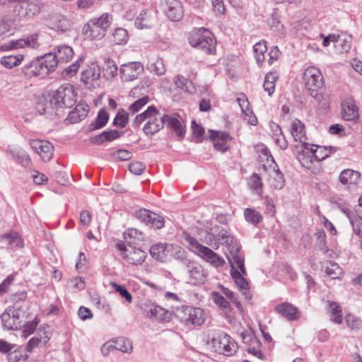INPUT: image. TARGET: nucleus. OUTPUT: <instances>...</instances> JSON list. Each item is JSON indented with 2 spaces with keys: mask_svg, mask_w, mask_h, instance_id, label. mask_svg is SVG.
I'll return each mask as SVG.
<instances>
[{
  "mask_svg": "<svg viewBox=\"0 0 362 362\" xmlns=\"http://www.w3.org/2000/svg\"><path fill=\"white\" fill-rule=\"evenodd\" d=\"M238 103L244 115V119L252 125H256L257 119L249 107V102L247 99L238 98Z\"/></svg>",
  "mask_w": 362,
  "mask_h": 362,
  "instance_id": "obj_31",
  "label": "nucleus"
},
{
  "mask_svg": "<svg viewBox=\"0 0 362 362\" xmlns=\"http://www.w3.org/2000/svg\"><path fill=\"white\" fill-rule=\"evenodd\" d=\"M164 124L166 123L168 128L173 130L179 138H182L185 134V127L176 117L168 115H164Z\"/></svg>",
  "mask_w": 362,
  "mask_h": 362,
  "instance_id": "obj_28",
  "label": "nucleus"
},
{
  "mask_svg": "<svg viewBox=\"0 0 362 362\" xmlns=\"http://www.w3.org/2000/svg\"><path fill=\"white\" fill-rule=\"evenodd\" d=\"M109 115L105 110H100L93 123L89 125V130L93 131L103 127L107 122Z\"/></svg>",
  "mask_w": 362,
  "mask_h": 362,
  "instance_id": "obj_45",
  "label": "nucleus"
},
{
  "mask_svg": "<svg viewBox=\"0 0 362 362\" xmlns=\"http://www.w3.org/2000/svg\"><path fill=\"white\" fill-rule=\"evenodd\" d=\"M23 72L28 77H44L47 75V71L43 66V62H41L40 57L25 64L23 66Z\"/></svg>",
  "mask_w": 362,
  "mask_h": 362,
  "instance_id": "obj_19",
  "label": "nucleus"
},
{
  "mask_svg": "<svg viewBox=\"0 0 362 362\" xmlns=\"http://www.w3.org/2000/svg\"><path fill=\"white\" fill-rule=\"evenodd\" d=\"M83 34L90 40H100L105 35L99 27L95 25L94 22L89 21L83 27Z\"/></svg>",
  "mask_w": 362,
  "mask_h": 362,
  "instance_id": "obj_29",
  "label": "nucleus"
},
{
  "mask_svg": "<svg viewBox=\"0 0 362 362\" xmlns=\"http://www.w3.org/2000/svg\"><path fill=\"white\" fill-rule=\"evenodd\" d=\"M7 357L9 362H25L28 356L23 350L14 349L8 354Z\"/></svg>",
  "mask_w": 362,
  "mask_h": 362,
  "instance_id": "obj_54",
  "label": "nucleus"
},
{
  "mask_svg": "<svg viewBox=\"0 0 362 362\" xmlns=\"http://www.w3.org/2000/svg\"><path fill=\"white\" fill-rule=\"evenodd\" d=\"M213 296L214 302L216 305H219L225 313H228L230 310V304L223 296L218 293H214Z\"/></svg>",
  "mask_w": 362,
  "mask_h": 362,
  "instance_id": "obj_62",
  "label": "nucleus"
},
{
  "mask_svg": "<svg viewBox=\"0 0 362 362\" xmlns=\"http://www.w3.org/2000/svg\"><path fill=\"white\" fill-rule=\"evenodd\" d=\"M23 59V56L21 54L5 56L1 59V64L6 68L11 69L18 66Z\"/></svg>",
  "mask_w": 362,
  "mask_h": 362,
  "instance_id": "obj_51",
  "label": "nucleus"
},
{
  "mask_svg": "<svg viewBox=\"0 0 362 362\" xmlns=\"http://www.w3.org/2000/svg\"><path fill=\"white\" fill-rule=\"evenodd\" d=\"M29 144L44 161L48 162L52 158L54 146L48 141L33 139L30 140Z\"/></svg>",
  "mask_w": 362,
  "mask_h": 362,
  "instance_id": "obj_12",
  "label": "nucleus"
},
{
  "mask_svg": "<svg viewBox=\"0 0 362 362\" xmlns=\"http://www.w3.org/2000/svg\"><path fill=\"white\" fill-rule=\"evenodd\" d=\"M16 12L19 17L30 20L37 16L40 13V9L37 5L30 4L25 6H20Z\"/></svg>",
  "mask_w": 362,
  "mask_h": 362,
  "instance_id": "obj_27",
  "label": "nucleus"
},
{
  "mask_svg": "<svg viewBox=\"0 0 362 362\" xmlns=\"http://www.w3.org/2000/svg\"><path fill=\"white\" fill-rule=\"evenodd\" d=\"M120 255L127 263L132 265L141 264L146 258V252L132 245L119 242L116 245Z\"/></svg>",
  "mask_w": 362,
  "mask_h": 362,
  "instance_id": "obj_8",
  "label": "nucleus"
},
{
  "mask_svg": "<svg viewBox=\"0 0 362 362\" xmlns=\"http://www.w3.org/2000/svg\"><path fill=\"white\" fill-rule=\"evenodd\" d=\"M81 81L88 88H95L100 86V67L92 64L81 73Z\"/></svg>",
  "mask_w": 362,
  "mask_h": 362,
  "instance_id": "obj_11",
  "label": "nucleus"
},
{
  "mask_svg": "<svg viewBox=\"0 0 362 362\" xmlns=\"http://www.w3.org/2000/svg\"><path fill=\"white\" fill-rule=\"evenodd\" d=\"M112 21V16L108 13H105L99 18L90 19L89 22H94L95 25L99 27L101 31L105 33L110 28Z\"/></svg>",
  "mask_w": 362,
  "mask_h": 362,
  "instance_id": "obj_39",
  "label": "nucleus"
},
{
  "mask_svg": "<svg viewBox=\"0 0 362 362\" xmlns=\"http://www.w3.org/2000/svg\"><path fill=\"white\" fill-rule=\"evenodd\" d=\"M269 183L271 187L275 189H281L284 186V175L279 171V169H273L269 171Z\"/></svg>",
  "mask_w": 362,
  "mask_h": 362,
  "instance_id": "obj_30",
  "label": "nucleus"
},
{
  "mask_svg": "<svg viewBox=\"0 0 362 362\" xmlns=\"http://www.w3.org/2000/svg\"><path fill=\"white\" fill-rule=\"evenodd\" d=\"M221 240H222L221 244H226L230 254V256H228V258L231 268L239 269L244 273V257L240 252V245L238 244L235 238L230 235L228 231L222 230Z\"/></svg>",
  "mask_w": 362,
  "mask_h": 362,
  "instance_id": "obj_5",
  "label": "nucleus"
},
{
  "mask_svg": "<svg viewBox=\"0 0 362 362\" xmlns=\"http://www.w3.org/2000/svg\"><path fill=\"white\" fill-rule=\"evenodd\" d=\"M303 79L311 97L321 104L322 107L327 108L329 104V95L325 92V82L321 71L315 66H309L304 71Z\"/></svg>",
  "mask_w": 362,
  "mask_h": 362,
  "instance_id": "obj_1",
  "label": "nucleus"
},
{
  "mask_svg": "<svg viewBox=\"0 0 362 362\" xmlns=\"http://www.w3.org/2000/svg\"><path fill=\"white\" fill-rule=\"evenodd\" d=\"M189 43L207 54H216V42L212 33L207 29L201 28L192 30L188 35Z\"/></svg>",
  "mask_w": 362,
  "mask_h": 362,
  "instance_id": "obj_4",
  "label": "nucleus"
},
{
  "mask_svg": "<svg viewBox=\"0 0 362 362\" xmlns=\"http://www.w3.org/2000/svg\"><path fill=\"white\" fill-rule=\"evenodd\" d=\"M208 344L218 354L231 356L238 350V343L228 334L221 332L214 337Z\"/></svg>",
  "mask_w": 362,
  "mask_h": 362,
  "instance_id": "obj_6",
  "label": "nucleus"
},
{
  "mask_svg": "<svg viewBox=\"0 0 362 362\" xmlns=\"http://www.w3.org/2000/svg\"><path fill=\"white\" fill-rule=\"evenodd\" d=\"M89 111V107L87 104L79 103L75 107V108L69 113L66 121L71 124L78 123L87 116Z\"/></svg>",
  "mask_w": 362,
  "mask_h": 362,
  "instance_id": "obj_21",
  "label": "nucleus"
},
{
  "mask_svg": "<svg viewBox=\"0 0 362 362\" xmlns=\"http://www.w3.org/2000/svg\"><path fill=\"white\" fill-rule=\"evenodd\" d=\"M113 42L116 45L125 44L128 40V33L127 30L122 28H118L115 30L112 35Z\"/></svg>",
  "mask_w": 362,
  "mask_h": 362,
  "instance_id": "obj_53",
  "label": "nucleus"
},
{
  "mask_svg": "<svg viewBox=\"0 0 362 362\" xmlns=\"http://www.w3.org/2000/svg\"><path fill=\"white\" fill-rule=\"evenodd\" d=\"M291 134L296 141H299L301 144L306 143L305 140L307 138L305 136V126L299 119L293 121Z\"/></svg>",
  "mask_w": 362,
  "mask_h": 362,
  "instance_id": "obj_25",
  "label": "nucleus"
},
{
  "mask_svg": "<svg viewBox=\"0 0 362 362\" xmlns=\"http://www.w3.org/2000/svg\"><path fill=\"white\" fill-rule=\"evenodd\" d=\"M43 339V344L45 345L49 340V338L47 336H45L43 338L42 337H34L31 338L26 346V350L28 352H31L35 347L38 346L40 343H42Z\"/></svg>",
  "mask_w": 362,
  "mask_h": 362,
  "instance_id": "obj_59",
  "label": "nucleus"
},
{
  "mask_svg": "<svg viewBox=\"0 0 362 362\" xmlns=\"http://www.w3.org/2000/svg\"><path fill=\"white\" fill-rule=\"evenodd\" d=\"M253 50L255 52V58L259 66H261L262 62L264 61V54L267 51V47L265 41H261L256 43L253 46Z\"/></svg>",
  "mask_w": 362,
  "mask_h": 362,
  "instance_id": "obj_44",
  "label": "nucleus"
},
{
  "mask_svg": "<svg viewBox=\"0 0 362 362\" xmlns=\"http://www.w3.org/2000/svg\"><path fill=\"white\" fill-rule=\"evenodd\" d=\"M325 272L329 277L335 279L342 274V269L337 263L330 261L325 267Z\"/></svg>",
  "mask_w": 362,
  "mask_h": 362,
  "instance_id": "obj_52",
  "label": "nucleus"
},
{
  "mask_svg": "<svg viewBox=\"0 0 362 362\" xmlns=\"http://www.w3.org/2000/svg\"><path fill=\"white\" fill-rule=\"evenodd\" d=\"M145 312L148 316L160 321H168L170 317L167 310L154 304L146 305Z\"/></svg>",
  "mask_w": 362,
  "mask_h": 362,
  "instance_id": "obj_24",
  "label": "nucleus"
},
{
  "mask_svg": "<svg viewBox=\"0 0 362 362\" xmlns=\"http://www.w3.org/2000/svg\"><path fill=\"white\" fill-rule=\"evenodd\" d=\"M112 343H113L115 349L123 353L131 354L133 351L132 342L125 337L117 338L115 340L112 341Z\"/></svg>",
  "mask_w": 362,
  "mask_h": 362,
  "instance_id": "obj_36",
  "label": "nucleus"
},
{
  "mask_svg": "<svg viewBox=\"0 0 362 362\" xmlns=\"http://www.w3.org/2000/svg\"><path fill=\"white\" fill-rule=\"evenodd\" d=\"M344 212L346 214L351 224L354 233L356 235L362 237V218L356 216L350 211H344Z\"/></svg>",
  "mask_w": 362,
  "mask_h": 362,
  "instance_id": "obj_41",
  "label": "nucleus"
},
{
  "mask_svg": "<svg viewBox=\"0 0 362 362\" xmlns=\"http://www.w3.org/2000/svg\"><path fill=\"white\" fill-rule=\"evenodd\" d=\"M244 216L247 222L255 226L262 221V214L254 209H245L244 210Z\"/></svg>",
  "mask_w": 362,
  "mask_h": 362,
  "instance_id": "obj_48",
  "label": "nucleus"
},
{
  "mask_svg": "<svg viewBox=\"0 0 362 362\" xmlns=\"http://www.w3.org/2000/svg\"><path fill=\"white\" fill-rule=\"evenodd\" d=\"M40 59L43 62V66L45 71H47V74L54 71L59 64L56 56L52 52L45 54L43 57H40Z\"/></svg>",
  "mask_w": 362,
  "mask_h": 362,
  "instance_id": "obj_40",
  "label": "nucleus"
},
{
  "mask_svg": "<svg viewBox=\"0 0 362 362\" xmlns=\"http://www.w3.org/2000/svg\"><path fill=\"white\" fill-rule=\"evenodd\" d=\"M171 246L164 243H158L151 247L150 254L154 259L165 262L170 255Z\"/></svg>",
  "mask_w": 362,
  "mask_h": 362,
  "instance_id": "obj_23",
  "label": "nucleus"
},
{
  "mask_svg": "<svg viewBox=\"0 0 362 362\" xmlns=\"http://www.w3.org/2000/svg\"><path fill=\"white\" fill-rule=\"evenodd\" d=\"M122 133L117 129L105 131L100 134L95 136L93 138V141L95 144H100L105 141H111L114 139H116L120 137Z\"/></svg>",
  "mask_w": 362,
  "mask_h": 362,
  "instance_id": "obj_37",
  "label": "nucleus"
},
{
  "mask_svg": "<svg viewBox=\"0 0 362 362\" xmlns=\"http://www.w3.org/2000/svg\"><path fill=\"white\" fill-rule=\"evenodd\" d=\"M164 115H161L159 111L158 115L150 117L143 128L145 134L153 135L163 129L164 127Z\"/></svg>",
  "mask_w": 362,
  "mask_h": 362,
  "instance_id": "obj_17",
  "label": "nucleus"
},
{
  "mask_svg": "<svg viewBox=\"0 0 362 362\" xmlns=\"http://www.w3.org/2000/svg\"><path fill=\"white\" fill-rule=\"evenodd\" d=\"M192 129L197 142H201L204 134V129L201 125L197 124L194 120L192 122Z\"/></svg>",
  "mask_w": 362,
  "mask_h": 362,
  "instance_id": "obj_64",
  "label": "nucleus"
},
{
  "mask_svg": "<svg viewBox=\"0 0 362 362\" xmlns=\"http://www.w3.org/2000/svg\"><path fill=\"white\" fill-rule=\"evenodd\" d=\"M1 240L3 243L11 247L21 248L23 247V240L16 232L11 231L7 234L4 235Z\"/></svg>",
  "mask_w": 362,
  "mask_h": 362,
  "instance_id": "obj_34",
  "label": "nucleus"
},
{
  "mask_svg": "<svg viewBox=\"0 0 362 362\" xmlns=\"http://www.w3.org/2000/svg\"><path fill=\"white\" fill-rule=\"evenodd\" d=\"M37 323L38 322L36 320V319L25 323L23 325L22 336L25 338H27L28 336L32 334L35 330Z\"/></svg>",
  "mask_w": 362,
  "mask_h": 362,
  "instance_id": "obj_63",
  "label": "nucleus"
},
{
  "mask_svg": "<svg viewBox=\"0 0 362 362\" xmlns=\"http://www.w3.org/2000/svg\"><path fill=\"white\" fill-rule=\"evenodd\" d=\"M361 173L352 169H345L341 171L339 175V181L348 189H356L359 184Z\"/></svg>",
  "mask_w": 362,
  "mask_h": 362,
  "instance_id": "obj_16",
  "label": "nucleus"
},
{
  "mask_svg": "<svg viewBox=\"0 0 362 362\" xmlns=\"http://www.w3.org/2000/svg\"><path fill=\"white\" fill-rule=\"evenodd\" d=\"M153 22L149 15L148 10H143L137 16L135 25L138 28H149L152 26Z\"/></svg>",
  "mask_w": 362,
  "mask_h": 362,
  "instance_id": "obj_42",
  "label": "nucleus"
},
{
  "mask_svg": "<svg viewBox=\"0 0 362 362\" xmlns=\"http://www.w3.org/2000/svg\"><path fill=\"white\" fill-rule=\"evenodd\" d=\"M185 267L189 274V283L192 285L204 284L206 281V274L199 263L193 260H185Z\"/></svg>",
  "mask_w": 362,
  "mask_h": 362,
  "instance_id": "obj_10",
  "label": "nucleus"
},
{
  "mask_svg": "<svg viewBox=\"0 0 362 362\" xmlns=\"http://www.w3.org/2000/svg\"><path fill=\"white\" fill-rule=\"evenodd\" d=\"M47 25L58 33H65L71 29V22L62 14L54 13L47 18Z\"/></svg>",
  "mask_w": 362,
  "mask_h": 362,
  "instance_id": "obj_14",
  "label": "nucleus"
},
{
  "mask_svg": "<svg viewBox=\"0 0 362 362\" xmlns=\"http://www.w3.org/2000/svg\"><path fill=\"white\" fill-rule=\"evenodd\" d=\"M182 237L187 243L189 249L206 262L215 267H223L225 264L226 262L223 257L208 247L199 243L196 238L192 237L189 233H183Z\"/></svg>",
  "mask_w": 362,
  "mask_h": 362,
  "instance_id": "obj_3",
  "label": "nucleus"
},
{
  "mask_svg": "<svg viewBox=\"0 0 362 362\" xmlns=\"http://www.w3.org/2000/svg\"><path fill=\"white\" fill-rule=\"evenodd\" d=\"M54 54L59 62L65 63L70 61L74 56L73 49L68 45H59L55 47Z\"/></svg>",
  "mask_w": 362,
  "mask_h": 362,
  "instance_id": "obj_26",
  "label": "nucleus"
},
{
  "mask_svg": "<svg viewBox=\"0 0 362 362\" xmlns=\"http://www.w3.org/2000/svg\"><path fill=\"white\" fill-rule=\"evenodd\" d=\"M296 158L300 164L308 168H311L315 160L313 156V148L310 147L308 143L301 144L300 151L296 155Z\"/></svg>",
  "mask_w": 362,
  "mask_h": 362,
  "instance_id": "obj_18",
  "label": "nucleus"
},
{
  "mask_svg": "<svg viewBox=\"0 0 362 362\" xmlns=\"http://www.w3.org/2000/svg\"><path fill=\"white\" fill-rule=\"evenodd\" d=\"M158 114V110L157 108L153 106H149L144 112L142 113L137 115L132 123L134 127H138L139 125L143 123L145 120H148L150 117H152L155 115Z\"/></svg>",
  "mask_w": 362,
  "mask_h": 362,
  "instance_id": "obj_38",
  "label": "nucleus"
},
{
  "mask_svg": "<svg viewBox=\"0 0 362 362\" xmlns=\"http://www.w3.org/2000/svg\"><path fill=\"white\" fill-rule=\"evenodd\" d=\"M124 238L128 244H136L137 241L143 240V233L136 229L130 228L124 233Z\"/></svg>",
  "mask_w": 362,
  "mask_h": 362,
  "instance_id": "obj_50",
  "label": "nucleus"
},
{
  "mask_svg": "<svg viewBox=\"0 0 362 362\" xmlns=\"http://www.w3.org/2000/svg\"><path fill=\"white\" fill-rule=\"evenodd\" d=\"M148 70L157 76H161L165 72V67L163 59L156 57L151 58L147 66Z\"/></svg>",
  "mask_w": 362,
  "mask_h": 362,
  "instance_id": "obj_33",
  "label": "nucleus"
},
{
  "mask_svg": "<svg viewBox=\"0 0 362 362\" xmlns=\"http://www.w3.org/2000/svg\"><path fill=\"white\" fill-rule=\"evenodd\" d=\"M248 185L250 188L253 189L259 195L262 193V182L261 177L256 173H254L250 177Z\"/></svg>",
  "mask_w": 362,
  "mask_h": 362,
  "instance_id": "obj_56",
  "label": "nucleus"
},
{
  "mask_svg": "<svg viewBox=\"0 0 362 362\" xmlns=\"http://www.w3.org/2000/svg\"><path fill=\"white\" fill-rule=\"evenodd\" d=\"M342 118L346 121L354 120L358 117V107L354 103H346L342 105Z\"/></svg>",
  "mask_w": 362,
  "mask_h": 362,
  "instance_id": "obj_32",
  "label": "nucleus"
},
{
  "mask_svg": "<svg viewBox=\"0 0 362 362\" xmlns=\"http://www.w3.org/2000/svg\"><path fill=\"white\" fill-rule=\"evenodd\" d=\"M278 313L286 318L288 320H296L300 317V313L298 308L291 303H284L276 307Z\"/></svg>",
  "mask_w": 362,
  "mask_h": 362,
  "instance_id": "obj_22",
  "label": "nucleus"
},
{
  "mask_svg": "<svg viewBox=\"0 0 362 362\" xmlns=\"http://www.w3.org/2000/svg\"><path fill=\"white\" fill-rule=\"evenodd\" d=\"M50 98L42 114L59 115L57 112L59 108H70L76 102L77 93L69 83L62 85L50 95Z\"/></svg>",
  "mask_w": 362,
  "mask_h": 362,
  "instance_id": "obj_2",
  "label": "nucleus"
},
{
  "mask_svg": "<svg viewBox=\"0 0 362 362\" xmlns=\"http://www.w3.org/2000/svg\"><path fill=\"white\" fill-rule=\"evenodd\" d=\"M278 76L275 72H269L265 76L263 87L269 96H271L274 93L275 82Z\"/></svg>",
  "mask_w": 362,
  "mask_h": 362,
  "instance_id": "obj_49",
  "label": "nucleus"
},
{
  "mask_svg": "<svg viewBox=\"0 0 362 362\" xmlns=\"http://www.w3.org/2000/svg\"><path fill=\"white\" fill-rule=\"evenodd\" d=\"M128 118L129 113L123 109H119L114 119L113 125L124 128L128 123Z\"/></svg>",
  "mask_w": 362,
  "mask_h": 362,
  "instance_id": "obj_55",
  "label": "nucleus"
},
{
  "mask_svg": "<svg viewBox=\"0 0 362 362\" xmlns=\"http://www.w3.org/2000/svg\"><path fill=\"white\" fill-rule=\"evenodd\" d=\"M103 75L107 79L114 78L117 75V66L115 62L110 58L105 59V64L103 67Z\"/></svg>",
  "mask_w": 362,
  "mask_h": 362,
  "instance_id": "obj_46",
  "label": "nucleus"
},
{
  "mask_svg": "<svg viewBox=\"0 0 362 362\" xmlns=\"http://www.w3.org/2000/svg\"><path fill=\"white\" fill-rule=\"evenodd\" d=\"M149 101V98L147 95H145L135 102H134L132 105H129L128 110L129 112L132 115H134L138 112L144 106H145Z\"/></svg>",
  "mask_w": 362,
  "mask_h": 362,
  "instance_id": "obj_57",
  "label": "nucleus"
},
{
  "mask_svg": "<svg viewBox=\"0 0 362 362\" xmlns=\"http://www.w3.org/2000/svg\"><path fill=\"white\" fill-rule=\"evenodd\" d=\"M179 317L186 325L199 326L205 321L204 312L199 308L187 306L182 309Z\"/></svg>",
  "mask_w": 362,
  "mask_h": 362,
  "instance_id": "obj_9",
  "label": "nucleus"
},
{
  "mask_svg": "<svg viewBox=\"0 0 362 362\" xmlns=\"http://www.w3.org/2000/svg\"><path fill=\"white\" fill-rule=\"evenodd\" d=\"M163 9L167 16L173 21H177L182 16V6L179 0H163Z\"/></svg>",
  "mask_w": 362,
  "mask_h": 362,
  "instance_id": "obj_15",
  "label": "nucleus"
},
{
  "mask_svg": "<svg viewBox=\"0 0 362 362\" xmlns=\"http://www.w3.org/2000/svg\"><path fill=\"white\" fill-rule=\"evenodd\" d=\"M142 64L137 62L124 64L121 66L119 74L121 78L125 81H132L137 78L143 72Z\"/></svg>",
  "mask_w": 362,
  "mask_h": 362,
  "instance_id": "obj_13",
  "label": "nucleus"
},
{
  "mask_svg": "<svg viewBox=\"0 0 362 362\" xmlns=\"http://www.w3.org/2000/svg\"><path fill=\"white\" fill-rule=\"evenodd\" d=\"M246 274V271L245 270V272L243 273L240 269H233L231 268V276L235 280V284L237 286L243 289H247L248 288V283L246 281V279L243 277V275Z\"/></svg>",
  "mask_w": 362,
  "mask_h": 362,
  "instance_id": "obj_47",
  "label": "nucleus"
},
{
  "mask_svg": "<svg viewBox=\"0 0 362 362\" xmlns=\"http://www.w3.org/2000/svg\"><path fill=\"white\" fill-rule=\"evenodd\" d=\"M25 317V311L19 305L8 307L1 315L2 326L4 329L16 330L21 329Z\"/></svg>",
  "mask_w": 362,
  "mask_h": 362,
  "instance_id": "obj_7",
  "label": "nucleus"
},
{
  "mask_svg": "<svg viewBox=\"0 0 362 362\" xmlns=\"http://www.w3.org/2000/svg\"><path fill=\"white\" fill-rule=\"evenodd\" d=\"M112 286L115 288V290L119 293V295L124 298L125 300L128 303H131L132 301V297L131 293L127 291L125 286L119 285L115 282L111 283Z\"/></svg>",
  "mask_w": 362,
  "mask_h": 362,
  "instance_id": "obj_61",
  "label": "nucleus"
},
{
  "mask_svg": "<svg viewBox=\"0 0 362 362\" xmlns=\"http://www.w3.org/2000/svg\"><path fill=\"white\" fill-rule=\"evenodd\" d=\"M7 153L10 154L13 159L23 167L30 165L31 159L25 151L20 147L9 146L7 148Z\"/></svg>",
  "mask_w": 362,
  "mask_h": 362,
  "instance_id": "obj_20",
  "label": "nucleus"
},
{
  "mask_svg": "<svg viewBox=\"0 0 362 362\" xmlns=\"http://www.w3.org/2000/svg\"><path fill=\"white\" fill-rule=\"evenodd\" d=\"M328 310L331 315V320L336 324H341L343 320L341 306L336 302L327 301Z\"/></svg>",
  "mask_w": 362,
  "mask_h": 362,
  "instance_id": "obj_35",
  "label": "nucleus"
},
{
  "mask_svg": "<svg viewBox=\"0 0 362 362\" xmlns=\"http://www.w3.org/2000/svg\"><path fill=\"white\" fill-rule=\"evenodd\" d=\"M80 66V61L77 60L74 63H73L71 65L68 66L67 68L64 69L62 73V77L66 78H71L74 76L78 71V68Z\"/></svg>",
  "mask_w": 362,
  "mask_h": 362,
  "instance_id": "obj_60",
  "label": "nucleus"
},
{
  "mask_svg": "<svg viewBox=\"0 0 362 362\" xmlns=\"http://www.w3.org/2000/svg\"><path fill=\"white\" fill-rule=\"evenodd\" d=\"M221 233L222 230L219 232L217 235L211 233L205 232L204 235L201 238V240L205 244L212 247L214 250H217L220 243L222 242L221 240Z\"/></svg>",
  "mask_w": 362,
  "mask_h": 362,
  "instance_id": "obj_43",
  "label": "nucleus"
},
{
  "mask_svg": "<svg viewBox=\"0 0 362 362\" xmlns=\"http://www.w3.org/2000/svg\"><path fill=\"white\" fill-rule=\"evenodd\" d=\"M22 40V48L23 47H30L33 49L37 48L40 46V42H38V35L33 34L31 35L26 38L21 39Z\"/></svg>",
  "mask_w": 362,
  "mask_h": 362,
  "instance_id": "obj_58",
  "label": "nucleus"
}]
</instances>
